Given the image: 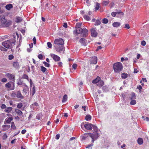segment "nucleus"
<instances>
[{
	"label": "nucleus",
	"mask_w": 149,
	"mask_h": 149,
	"mask_svg": "<svg viewBox=\"0 0 149 149\" xmlns=\"http://www.w3.org/2000/svg\"><path fill=\"white\" fill-rule=\"evenodd\" d=\"M54 47H55L56 50L58 52H61L62 51H63L65 50V48L63 45H54Z\"/></svg>",
	"instance_id": "1a4fd4ad"
},
{
	"label": "nucleus",
	"mask_w": 149,
	"mask_h": 149,
	"mask_svg": "<svg viewBox=\"0 0 149 149\" xmlns=\"http://www.w3.org/2000/svg\"><path fill=\"white\" fill-rule=\"evenodd\" d=\"M100 8V4L99 3H97L95 6V9L96 10H98Z\"/></svg>",
	"instance_id": "c9c22d12"
},
{
	"label": "nucleus",
	"mask_w": 149,
	"mask_h": 149,
	"mask_svg": "<svg viewBox=\"0 0 149 149\" xmlns=\"http://www.w3.org/2000/svg\"><path fill=\"white\" fill-rule=\"evenodd\" d=\"M22 78L24 79H27L28 81H29V82L30 83V85L31 86V85L32 84V82L31 79H30L29 80L28 76L27 75L24 74L22 76Z\"/></svg>",
	"instance_id": "ddd939ff"
},
{
	"label": "nucleus",
	"mask_w": 149,
	"mask_h": 149,
	"mask_svg": "<svg viewBox=\"0 0 149 149\" xmlns=\"http://www.w3.org/2000/svg\"><path fill=\"white\" fill-rule=\"evenodd\" d=\"M82 23H78L76 25V28L77 29L81 28L80 27L81 26Z\"/></svg>",
	"instance_id": "7c9ffc66"
},
{
	"label": "nucleus",
	"mask_w": 149,
	"mask_h": 149,
	"mask_svg": "<svg viewBox=\"0 0 149 149\" xmlns=\"http://www.w3.org/2000/svg\"><path fill=\"white\" fill-rule=\"evenodd\" d=\"M6 76L9 78L10 80L14 81L15 76L14 75L10 73H7L6 74Z\"/></svg>",
	"instance_id": "f8f14e48"
},
{
	"label": "nucleus",
	"mask_w": 149,
	"mask_h": 149,
	"mask_svg": "<svg viewBox=\"0 0 149 149\" xmlns=\"http://www.w3.org/2000/svg\"><path fill=\"white\" fill-rule=\"evenodd\" d=\"M26 130H23L22 131L21 133L22 134H24L26 133Z\"/></svg>",
	"instance_id": "bf43d9fd"
},
{
	"label": "nucleus",
	"mask_w": 149,
	"mask_h": 149,
	"mask_svg": "<svg viewBox=\"0 0 149 149\" xmlns=\"http://www.w3.org/2000/svg\"><path fill=\"white\" fill-rule=\"evenodd\" d=\"M7 138V136L6 133H4L3 136V139H6Z\"/></svg>",
	"instance_id": "37998d69"
},
{
	"label": "nucleus",
	"mask_w": 149,
	"mask_h": 149,
	"mask_svg": "<svg viewBox=\"0 0 149 149\" xmlns=\"http://www.w3.org/2000/svg\"><path fill=\"white\" fill-rule=\"evenodd\" d=\"M5 86L11 90L14 89V83L13 81H9L5 85Z\"/></svg>",
	"instance_id": "0eeeda50"
},
{
	"label": "nucleus",
	"mask_w": 149,
	"mask_h": 149,
	"mask_svg": "<svg viewBox=\"0 0 149 149\" xmlns=\"http://www.w3.org/2000/svg\"><path fill=\"white\" fill-rule=\"evenodd\" d=\"M58 64L60 66H62V63L61 62H60L58 63Z\"/></svg>",
	"instance_id": "774afa93"
},
{
	"label": "nucleus",
	"mask_w": 149,
	"mask_h": 149,
	"mask_svg": "<svg viewBox=\"0 0 149 149\" xmlns=\"http://www.w3.org/2000/svg\"><path fill=\"white\" fill-rule=\"evenodd\" d=\"M13 65L16 68H18L19 67L18 63L17 62H14L13 63Z\"/></svg>",
	"instance_id": "bb28decb"
},
{
	"label": "nucleus",
	"mask_w": 149,
	"mask_h": 149,
	"mask_svg": "<svg viewBox=\"0 0 149 149\" xmlns=\"http://www.w3.org/2000/svg\"><path fill=\"white\" fill-rule=\"evenodd\" d=\"M108 20L106 18H104L103 19L102 22L104 24H107L108 22Z\"/></svg>",
	"instance_id": "4c0bfd02"
},
{
	"label": "nucleus",
	"mask_w": 149,
	"mask_h": 149,
	"mask_svg": "<svg viewBox=\"0 0 149 149\" xmlns=\"http://www.w3.org/2000/svg\"><path fill=\"white\" fill-rule=\"evenodd\" d=\"M11 128L13 129H15L16 128V127L14 123L13 122H12L11 123Z\"/></svg>",
	"instance_id": "58836bf2"
},
{
	"label": "nucleus",
	"mask_w": 149,
	"mask_h": 149,
	"mask_svg": "<svg viewBox=\"0 0 149 149\" xmlns=\"http://www.w3.org/2000/svg\"><path fill=\"white\" fill-rule=\"evenodd\" d=\"M13 119L12 117H9L8 119H6V122L7 123H10L11 121L13 120Z\"/></svg>",
	"instance_id": "cd10ccee"
},
{
	"label": "nucleus",
	"mask_w": 149,
	"mask_h": 149,
	"mask_svg": "<svg viewBox=\"0 0 149 149\" xmlns=\"http://www.w3.org/2000/svg\"><path fill=\"white\" fill-rule=\"evenodd\" d=\"M33 43H34V44H36V38L35 37L33 38Z\"/></svg>",
	"instance_id": "052dcab7"
},
{
	"label": "nucleus",
	"mask_w": 149,
	"mask_h": 149,
	"mask_svg": "<svg viewBox=\"0 0 149 149\" xmlns=\"http://www.w3.org/2000/svg\"><path fill=\"white\" fill-rule=\"evenodd\" d=\"M13 108L11 107H8L6 108L4 110V111L7 113H10L12 110Z\"/></svg>",
	"instance_id": "aec40b11"
},
{
	"label": "nucleus",
	"mask_w": 149,
	"mask_h": 149,
	"mask_svg": "<svg viewBox=\"0 0 149 149\" xmlns=\"http://www.w3.org/2000/svg\"><path fill=\"white\" fill-rule=\"evenodd\" d=\"M104 84V81L102 80H100L99 82L97 85L99 87H101Z\"/></svg>",
	"instance_id": "412c9836"
},
{
	"label": "nucleus",
	"mask_w": 149,
	"mask_h": 149,
	"mask_svg": "<svg viewBox=\"0 0 149 149\" xmlns=\"http://www.w3.org/2000/svg\"><path fill=\"white\" fill-rule=\"evenodd\" d=\"M1 81L3 83H6L7 81V79L6 78H3L1 80Z\"/></svg>",
	"instance_id": "a18cd8bd"
},
{
	"label": "nucleus",
	"mask_w": 149,
	"mask_h": 149,
	"mask_svg": "<svg viewBox=\"0 0 149 149\" xmlns=\"http://www.w3.org/2000/svg\"><path fill=\"white\" fill-rule=\"evenodd\" d=\"M91 36L94 37H96L97 35V33L95 29L94 28H92L91 30Z\"/></svg>",
	"instance_id": "9b49d317"
},
{
	"label": "nucleus",
	"mask_w": 149,
	"mask_h": 149,
	"mask_svg": "<svg viewBox=\"0 0 149 149\" xmlns=\"http://www.w3.org/2000/svg\"><path fill=\"white\" fill-rule=\"evenodd\" d=\"M16 96L20 98H23V97L22 96L21 94H17Z\"/></svg>",
	"instance_id": "a19ab883"
},
{
	"label": "nucleus",
	"mask_w": 149,
	"mask_h": 149,
	"mask_svg": "<svg viewBox=\"0 0 149 149\" xmlns=\"http://www.w3.org/2000/svg\"><path fill=\"white\" fill-rule=\"evenodd\" d=\"M38 58L39 59H42L43 58V56L41 54H39L38 56Z\"/></svg>",
	"instance_id": "864d4df0"
},
{
	"label": "nucleus",
	"mask_w": 149,
	"mask_h": 149,
	"mask_svg": "<svg viewBox=\"0 0 149 149\" xmlns=\"http://www.w3.org/2000/svg\"><path fill=\"white\" fill-rule=\"evenodd\" d=\"M0 21L1 22V26L2 27L8 26L10 24V22H7L5 18V16L3 15H1L0 16Z\"/></svg>",
	"instance_id": "39448f33"
},
{
	"label": "nucleus",
	"mask_w": 149,
	"mask_h": 149,
	"mask_svg": "<svg viewBox=\"0 0 149 149\" xmlns=\"http://www.w3.org/2000/svg\"><path fill=\"white\" fill-rule=\"evenodd\" d=\"M22 19L20 17H16L15 19V21L17 22H21L22 20Z\"/></svg>",
	"instance_id": "4be33fe9"
},
{
	"label": "nucleus",
	"mask_w": 149,
	"mask_h": 149,
	"mask_svg": "<svg viewBox=\"0 0 149 149\" xmlns=\"http://www.w3.org/2000/svg\"><path fill=\"white\" fill-rule=\"evenodd\" d=\"M47 47L50 48H51L52 47V44L50 42H48L47 43Z\"/></svg>",
	"instance_id": "ea45409f"
},
{
	"label": "nucleus",
	"mask_w": 149,
	"mask_h": 149,
	"mask_svg": "<svg viewBox=\"0 0 149 149\" xmlns=\"http://www.w3.org/2000/svg\"><path fill=\"white\" fill-rule=\"evenodd\" d=\"M67 95L66 94L63 97V100H62V102H66L67 100Z\"/></svg>",
	"instance_id": "b1692460"
},
{
	"label": "nucleus",
	"mask_w": 149,
	"mask_h": 149,
	"mask_svg": "<svg viewBox=\"0 0 149 149\" xmlns=\"http://www.w3.org/2000/svg\"><path fill=\"white\" fill-rule=\"evenodd\" d=\"M15 40L14 39L7 40L3 42L2 44L6 48L10 49L11 48L12 44L15 43Z\"/></svg>",
	"instance_id": "f03ea898"
},
{
	"label": "nucleus",
	"mask_w": 149,
	"mask_h": 149,
	"mask_svg": "<svg viewBox=\"0 0 149 149\" xmlns=\"http://www.w3.org/2000/svg\"><path fill=\"white\" fill-rule=\"evenodd\" d=\"M15 112L17 113V115L19 116H21L22 114V112L21 111L18 109H16L15 110Z\"/></svg>",
	"instance_id": "dca6fc26"
},
{
	"label": "nucleus",
	"mask_w": 149,
	"mask_h": 149,
	"mask_svg": "<svg viewBox=\"0 0 149 149\" xmlns=\"http://www.w3.org/2000/svg\"><path fill=\"white\" fill-rule=\"evenodd\" d=\"M51 56L53 58V60L55 61H58L60 60V58L58 56L53 54H50Z\"/></svg>",
	"instance_id": "9d476101"
},
{
	"label": "nucleus",
	"mask_w": 149,
	"mask_h": 149,
	"mask_svg": "<svg viewBox=\"0 0 149 149\" xmlns=\"http://www.w3.org/2000/svg\"><path fill=\"white\" fill-rule=\"evenodd\" d=\"M32 93H35V87L33 86L32 89Z\"/></svg>",
	"instance_id": "5fc2aeb1"
},
{
	"label": "nucleus",
	"mask_w": 149,
	"mask_h": 149,
	"mask_svg": "<svg viewBox=\"0 0 149 149\" xmlns=\"http://www.w3.org/2000/svg\"><path fill=\"white\" fill-rule=\"evenodd\" d=\"M14 58V56L12 55H10L8 56V59L9 60H12Z\"/></svg>",
	"instance_id": "8fccbe9b"
},
{
	"label": "nucleus",
	"mask_w": 149,
	"mask_h": 149,
	"mask_svg": "<svg viewBox=\"0 0 149 149\" xmlns=\"http://www.w3.org/2000/svg\"><path fill=\"white\" fill-rule=\"evenodd\" d=\"M138 143L140 145H141L143 143V140L141 138H139L137 140Z\"/></svg>",
	"instance_id": "5701e85b"
},
{
	"label": "nucleus",
	"mask_w": 149,
	"mask_h": 149,
	"mask_svg": "<svg viewBox=\"0 0 149 149\" xmlns=\"http://www.w3.org/2000/svg\"><path fill=\"white\" fill-rule=\"evenodd\" d=\"M127 74H125L124 73H123L121 74V77L123 79H125L127 78Z\"/></svg>",
	"instance_id": "c756f323"
},
{
	"label": "nucleus",
	"mask_w": 149,
	"mask_h": 149,
	"mask_svg": "<svg viewBox=\"0 0 149 149\" xmlns=\"http://www.w3.org/2000/svg\"><path fill=\"white\" fill-rule=\"evenodd\" d=\"M102 48V47L101 46H99L96 49V50L97 51L98 50H99V49H101Z\"/></svg>",
	"instance_id": "0e129e2a"
},
{
	"label": "nucleus",
	"mask_w": 149,
	"mask_h": 149,
	"mask_svg": "<svg viewBox=\"0 0 149 149\" xmlns=\"http://www.w3.org/2000/svg\"><path fill=\"white\" fill-rule=\"evenodd\" d=\"M84 127L86 129L88 130H91L92 128H93L94 130V132H95V134L97 133H98V136L99 135L100 130H98L96 126L93 125L91 123H88L84 125Z\"/></svg>",
	"instance_id": "7ed1b4c3"
},
{
	"label": "nucleus",
	"mask_w": 149,
	"mask_h": 149,
	"mask_svg": "<svg viewBox=\"0 0 149 149\" xmlns=\"http://www.w3.org/2000/svg\"><path fill=\"white\" fill-rule=\"evenodd\" d=\"M1 108L2 109H6V106L4 104H3L1 106Z\"/></svg>",
	"instance_id": "de8ad7c7"
},
{
	"label": "nucleus",
	"mask_w": 149,
	"mask_h": 149,
	"mask_svg": "<svg viewBox=\"0 0 149 149\" xmlns=\"http://www.w3.org/2000/svg\"><path fill=\"white\" fill-rule=\"evenodd\" d=\"M120 23L119 22H116L113 23V26L115 27H117L120 26Z\"/></svg>",
	"instance_id": "6ab92c4d"
},
{
	"label": "nucleus",
	"mask_w": 149,
	"mask_h": 149,
	"mask_svg": "<svg viewBox=\"0 0 149 149\" xmlns=\"http://www.w3.org/2000/svg\"><path fill=\"white\" fill-rule=\"evenodd\" d=\"M23 106L22 104V103H19L17 105V107L18 108H21Z\"/></svg>",
	"instance_id": "49530a36"
},
{
	"label": "nucleus",
	"mask_w": 149,
	"mask_h": 149,
	"mask_svg": "<svg viewBox=\"0 0 149 149\" xmlns=\"http://www.w3.org/2000/svg\"><path fill=\"white\" fill-rule=\"evenodd\" d=\"M109 3V1L107 0L103 1V4L104 5H106Z\"/></svg>",
	"instance_id": "79ce46f5"
},
{
	"label": "nucleus",
	"mask_w": 149,
	"mask_h": 149,
	"mask_svg": "<svg viewBox=\"0 0 149 149\" xmlns=\"http://www.w3.org/2000/svg\"><path fill=\"white\" fill-rule=\"evenodd\" d=\"M139 72V71L136 69H134V73H136Z\"/></svg>",
	"instance_id": "680f3d73"
},
{
	"label": "nucleus",
	"mask_w": 149,
	"mask_h": 149,
	"mask_svg": "<svg viewBox=\"0 0 149 149\" xmlns=\"http://www.w3.org/2000/svg\"><path fill=\"white\" fill-rule=\"evenodd\" d=\"M101 23V22L99 20H97L96 21L95 23V25L97 26L100 25Z\"/></svg>",
	"instance_id": "e433bc0d"
},
{
	"label": "nucleus",
	"mask_w": 149,
	"mask_h": 149,
	"mask_svg": "<svg viewBox=\"0 0 149 149\" xmlns=\"http://www.w3.org/2000/svg\"><path fill=\"white\" fill-rule=\"evenodd\" d=\"M136 103V101L134 100H132L130 102V104L132 105H134Z\"/></svg>",
	"instance_id": "72a5a7b5"
},
{
	"label": "nucleus",
	"mask_w": 149,
	"mask_h": 149,
	"mask_svg": "<svg viewBox=\"0 0 149 149\" xmlns=\"http://www.w3.org/2000/svg\"><path fill=\"white\" fill-rule=\"evenodd\" d=\"M40 68L41 70L43 72H45L46 70V68L43 66H41Z\"/></svg>",
	"instance_id": "f704fd0d"
},
{
	"label": "nucleus",
	"mask_w": 149,
	"mask_h": 149,
	"mask_svg": "<svg viewBox=\"0 0 149 149\" xmlns=\"http://www.w3.org/2000/svg\"><path fill=\"white\" fill-rule=\"evenodd\" d=\"M13 7V6L11 4H7L5 6L6 8L8 10H10V9L12 8Z\"/></svg>",
	"instance_id": "f3484780"
},
{
	"label": "nucleus",
	"mask_w": 149,
	"mask_h": 149,
	"mask_svg": "<svg viewBox=\"0 0 149 149\" xmlns=\"http://www.w3.org/2000/svg\"><path fill=\"white\" fill-rule=\"evenodd\" d=\"M91 119V117L90 115H87L86 116L85 119L86 120H90Z\"/></svg>",
	"instance_id": "c85d7f7f"
},
{
	"label": "nucleus",
	"mask_w": 149,
	"mask_h": 149,
	"mask_svg": "<svg viewBox=\"0 0 149 149\" xmlns=\"http://www.w3.org/2000/svg\"><path fill=\"white\" fill-rule=\"evenodd\" d=\"M54 43L55 44V45H63L64 44V41L62 39L59 38L55 40L54 41Z\"/></svg>",
	"instance_id": "6e6552de"
},
{
	"label": "nucleus",
	"mask_w": 149,
	"mask_h": 149,
	"mask_svg": "<svg viewBox=\"0 0 149 149\" xmlns=\"http://www.w3.org/2000/svg\"><path fill=\"white\" fill-rule=\"evenodd\" d=\"M97 58L96 56H94L91 58V63L93 64H95L97 63Z\"/></svg>",
	"instance_id": "4468645a"
},
{
	"label": "nucleus",
	"mask_w": 149,
	"mask_h": 149,
	"mask_svg": "<svg viewBox=\"0 0 149 149\" xmlns=\"http://www.w3.org/2000/svg\"><path fill=\"white\" fill-rule=\"evenodd\" d=\"M130 97L131 100L136 99V95L135 94H131L130 95Z\"/></svg>",
	"instance_id": "a878e982"
},
{
	"label": "nucleus",
	"mask_w": 149,
	"mask_h": 149,
	"mask_svg": "<svg viewBox=\"0 0 149 149\" xmlns=\"http://www.w3.org/2000/svg\"><path fill=\"white\" fill-rule=\"evenodd\" d=\"M144 120L148 121L149 120V118L148 117H146Z\"/></svg>",
	"instance_id": "69168bd1"
},
{
	"label": "nucleus",
	"mask_w": 149,
	"mask_h": 149,
	"mask_svg": "<svg viewBox=\"0 0 149 149\" xmlns=\"http://www.w3.org/2000/svg\"><path fill=\"white\" fill-rule=\"evenodd\" d=\"M141 45L143 46H144L146 45V42L145 41L143 40L141 41Z\"/></svg>",
	"instance_id": "09e8293b"
},
{
	"label": "nucleus",
	"mask_w": 149,
	"mask_h": 149,
	"mask_svg": "<svg viewBox=\"0 0 149 149\" xmlns=\"http://www.w3.org/2000/svg\"><path fill=\"white\" fill-rule=\"evenodd\" d=\"M77 65L76 64L74 63L72 65V67L74 69H75L77 67Z\"/></svg>",
	"instance_id": "603ef678"
},
{
	"label": "nucleus",
	"mask_w": 149,
	"mask_h": 149,
	"mask_svg": "<svg viewBox=\"0 0 149 149\" xmlns=\"http://www.w3.org/2000/svg\"><path fill=\"white\" fill-rule=\"evenodd\" d=\"M63 26L65 28H67V26H68L67 24L66 23H64V24L63 25Z\"/></svg>",
	"instance_id": "e2e57ef3"
},
{
	"label": "nucleus",
	"mask_w": 149,
	"mask_h": 149,
	"mask_svg": "<svg viewBox=\"0 0 149 149\" xmlns=\"http://www.w3.org/2000/svg\"><path fill=\"white\" fill-rule=\"evenodd\" d=\"M114 71L116 73H119L123 69L122 64L120 62L114 63L113 66Z\"/></svg>",
	"instance_id": "20e7f679"
},
{
	"label": "nucleus",
	"mask_w": 149,
	"mask_h": 149,
	"mask_svg": "<svg viewBox=\"0 0 149 149\" xmlns=\"http://www.w3.org/2000/svg\"><path fill=\"white\" fill-rule=\"evenodd\" d=\"M82 109H84V111H86V108H87V107L86 106H82Z\"/></svg>",
	"instance_id": "13d9d810"
},
{
	"label": "nucleus",
	"mask_w": 149,
	"mask_h": 149,
	"mask_svg": "<svg viewBox=\"0 0 149 149\" xmlns=\"http://www.w3.org/2000/svg\"><path fill=\"white\" fill-rule=\"evenodd\" d=\"M77 34L82 33L83 36L85 37L88 35V31L85 28H78L76 29L75 31Z\"/></svg>",
	"instance_id": "423d86ee"
},
{
	"label": "nucleus",
	"mask_w": 149,
	"mask_h": 149,
	"mask_svg": "<svg viewBox=\"0 0 149 149\" xmlns=\"http://www.w3.org/2000/svg\"><path fill=\"white\" fill-rule=\"evenodd\" d=\"M95 133L93 132L92 134L86 133L81 136V139L82 140H84L88 136H89L92 138V141L93 142L94 141L97 139L98 137V133H97L95 134Z\"/></svg>",
	"instance_id": "f257e3e1"
},
{
	"label": "nucleus",
	"mask_w": 149,
	"mask_h": 149,
	"mask_svg": "<svg viewBox=\"0 0 149 149\" xmlns=\"http://www.w3.org/2000/svg\"><path fill=\"white\" fill-rule=\"evenodd\" d=\"M43 63L44 64L45 66L46 67H49L50 66V64L46 62H44Z\"/></svg>",
	"instance_id": "c03bdc74"
},
{
	"label": "nucleus",
	"mask_w": 149,
	"mask_h": 149,
	"mask_svg": "<svg viewBox=\"0 0 149 149\" xmlns=\"http://www.w3.org/2000/svg\"><path fill=\"white\" fill-rule=\"evenodd\" d=\"M100 77H97L93 81L92 83L93 84L98 83L99 81L100 80Z\"/></svg>",
	"instance_id": "2eb2a0df"
},
{
	"label": "nucleus",
	"mask_w": 149,
	"mask_h": 149,
	"mask_svg": "<svg viewBox=\"0 0 149 149\" xmlns=\"http://www.w3.org/2000/svg\"><path fill=\"white\" fill-rule=\"evenodd\" d=\"M116 12V17H120L123 16V13L121 12Z\"/></svg>",
	"instance_id": "a211bd4d"
},
{
	"label": "nucleus",
	"mask_w": 149,
	"mask_h": 149,
	"mask_svg": "<svg viewBox=\"0 0 149 149\" xmlns=\"http://www.w3.org/2000/svg\"><path fill=\"white\" fill-rule=\"evenodd\" d=\"M111 15L112 16L115 17L116 15V12H112Z\"/></svg>",
	"instance_id": "4d7b16f0"
},
{
	"label": "nucleus",
	"mask_w": 149,
	"mask_h": 149,
	"mask_svg": "<svg viewBox=\"0 0 149 149\" xmlns=\"http://www.w3.org/2000/svg\"><path fill=\"white\" fill-rule=\"evenodd\" d=\"M38 105V103L37 102H35L33 104L31 105V107H33L34 106H36Z\"/></svg>",
	"instance_id": "6e6d98bb"
},
{
	"label": "nucleus",
	"mask_w": 149,
	"mask_h": 149,
	"mask_svg": "<svg viewBox=\"0 0 149 149\" xmlns=\"http://www.w3.org/2000/svg\"><path fill=\"white\" fill-rule=\"evenodd\" d=\"M124 27L125 28H126V29H129L130 28V25L128 24H126L125 25Z\"/></svg>",
	"instance_id": "3c124183"
},
{
	"label": "nucleus",
	"mask_w": 149,
	"mask_h": 149,
	"mask_svg": "<svg viewBox=\"0 0 149 149\" xmlns=\"http://www.w3.org/2000/svg\"><path fill=\"white\" fill-rule=\"evenodd\" d=\"M17 83L18 85H21L22 84V82L21 81L20 79H19L17 80Z\"/></svg>",
	"instance_id": "473e14b6"
},
{
	"label": "nucleus",
	"mask_w": 149,
	"mask_h": 149,
	"mask_svg": "<svg viewBox=\"0 0 149 149\" xmlns=\"http://www.w3.org/2000/svg\"><path fill=\"white\" fill-rule=\"evenodd\" d=\"M141 56V55L139 54H138L136 58L138 59H139Z\"/></svg>",
	"instance_id": "338daca9"
},
{
	"label": "nucleus",
	"mask_w": 149,
	"mask_h": 149,
	"mask_svg": "<svg viewBox=\"0 0 149 149\" xmlns=\"http://www.w3.org/2000/svg\"><path fill=\"white\" fill-rule=\"evenodd\" d=\"M85 39L84 38H81L80 40V42L83 45L85 46L86 44L85 42Z\"/></svg>",
	"instance_id": "393cba45"
},
{
	"label": "nucleus",
	"mask_w": 149,
	"mask_h": 149,
	"mask_svg": "<svg viewBox=\"0 0 149 149\" xmlns=\"http://www.w3.org/2000/svg\"><path fill=\"white\" fill-rule=\"evenodd\" d=\"M84 18L85 19L87 20H90V17L87 15H84Z\"/></svg>",
	"instance_id": "2f4dec72"
}]
</instances>
